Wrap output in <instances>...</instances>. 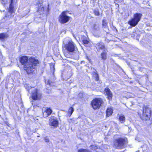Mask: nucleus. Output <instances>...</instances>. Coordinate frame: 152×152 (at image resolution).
<instances>
[{
	"label": "nucleus",
	"instance_id": "f257e3e1",
	"mask_svg": "<svg viewBox=\"0 0 152 152\" xmlns=\"http://www.w3.org/2000/svg\"><path fill=\"white\" fill-rule=\"evenodd\" d=\"M39 63L37 59L34 57H31L29 59L28 65H26L24 67V70L28 73H32L34 70L35 66H37Z\"/></svg>",
	"mask_w": 152,
	"mask_h": 152
},
{
	"label": "nucleus",
	"instance_id": "f03ea898",
	"mask_svg": "<svg viewBox=\"0 0 152 152\" xmlns=\"http://www.w3.org/2000/svg\"><path fill=\"white\" fill-rule=\"evenodd\" d=\"M64 47L69 52H73L77 50L75 44L70 39L66 38L63 41Z\"/></svg>",
	"mask_w": 152,
	"mask_h": 152
},
{
	"label": "nucleus",
	"instance_id": "7ed1b4c3",
	"mask_svg": "<svg viewBox=\"0 0 152 152\" xmlns=\"http://www.w3.org/2000/svg\"><path fill=\"white\" fill-rule=\"evenodd\" d=\"M142 15V14L140 13L134 14L133 18L128 21V24L132 27L135 26L140 21Z\"/></svg>",
	"mask_w": 152,
	"mask_h": 152
},
{
	"label": "nucleus",
	"instance_id": "20e7f679",
	"mask_svg": "<svg viewBox=\"0 0 152 152\" xmlns=\"http://www.w3.org/2000/svg\"><path fill=\"white\" fill-rule=\"evenodd\" d=\"M151 109L148 106H144L142 120L145 121L149 120L151 117Z\"/></svg>",
	"mask_w": 152,
	"mask_h": 152
},
{
	"label": "nucleus",
	"instance_id": "39448f33",
	"mask_svg": "<svg viewBox=\"0 0 152 152\" xmlns=\"http://www.w3.org/2000/svg\"><path fill=\"white\" fill-rule=\"evenodd\" d=\"M100 25L97 22L95 23L92 26V32L95 36L99 37L101 33L99 27Z\"/></svg>",
	"mask_w": 152,
	"mask_h": 152
},
{
	"label": "nucleus",
	"instance_id": "423d86ee",
	"mask_svg": "<svg viewBox=\"0 0 152 152\" xmlns=\"http://www.w3.org/2000/svg\"><path fill=\"white\" fill-rule=\"evenodd\" d=\"M103 101L100 98H95L93 100L91 103V105L94 110L99 108L101 106Z\"/></svg>",
	"mask_w": 152,
	"mask_h": 152
},
{
	"label": "nucleus",
	"instance_id": "0eeeda50",
	"mask_svg": "<svg viewBox=\"0 0 152 152\" xmlns=\"http://www.w3.org/2000/svg\"><path fill=\"white\" fill-rule=\"evenodd\" d=\"M125 140L122 138H119L116 139L115 142L114 146L118 149L123 148L124 146Z\"/></svg>",
	"mask_w": 152,
	"mask_h": 152
},
{
	"label": "nucleus",
	"instance_id": "6e6552de",
	"mask_svg": "<svg viewBox=\"0 0 152 152\" xmlns=\"http://www.w3.org/2000/svg\"><path fill=\"white\" fill-rule=\"evenodd\" d=\"M31 88V92L32 97L33 99L34 100H36L39 99H41V94L39 92V91L33 88Z\"/></svg>",
	"mask_w": 152,
	"mask_h": 152
},
{
	"label": "nucleus",
	"instance_id": "1a4fd4ad",
	"mask_svg": "<svg viewBox=\"0 0 152 152\" xmlns=\"http://www.w3.org/2000/svg\"><path fill=\"white\" fill-rule=\"evenodd\" d=\"M66 12H63L59 17V21L61 23H65L67 22L69 19V17L66 15Z\"/></svg>",
	"mask_w": 152,
	"mask_h": 152
},
{
	"label": "nucleus",
	"instance_id": "9d476101",
	"mask_svg": "<svg viewBox=\"0 0 152 152\" xmlns=\"http://www.w3.org/2000/svg\"><path fill=\"white\" fill-rule=\"evenodd\" d=\"M28 58L27 56H23L20 58V61L22 65H24V69L26 65H28Z\"/></svg>",
	"mask_w": 152,
	"mask_h": 152
},
{
	"label": "nucleus",
	"instance_id": "9b49d317",
	"mask_svg": "<svg viewBox=\"0 0 152 152\" xmlns=\"http://www.w3.org/2000/svg\"><path fill=\"white\" fill-rule=\"evenodd\" d=\"M50 125L56 128L58 125V122L57 120H56L54 118L50 119L49 120Z\"/></svg>",
	"mask_w": 152,
	"mask_h": 152
},
{
	"label": "nucleus",
	"instance_id": "f8f14e48",
	"mask_svg": "<svg viewBox=\"0 0 152 152\" xmlns=\"http://www.w3.org/2000/svg\"><path fill=\"white\" fill-rule=\"evenodd\" d=\"M52 110L50 108L47 107L45 111L43 112L44 117L46 118L50 115L52 113Z\"/></svg>",
	"mask_w": 152,
	"mask_h": 152
},
{
	"label": "nucleus",
	"instance_id": "ddd939ff",
	"mask_svg": "<svg viewBox=\"0 0 152 152\" xmlns=\"http://www.w3.org/2000/svg\"><path fill=\"white\" fill-rule=\"evenodd\" d=\"M104 91L107 96L108 99L110 100L112 99L113 94L110 90L108 88L105 89Z\"/></svg>",
	"mask_w": 152,
	"mask_h": 152
},
{
	"label": "nucleus",
	"instance_id": "4468645a",
	"mask_svg": "<svg viewBox=\"0 0 152 152\" xmlns=\"http://www.w3.org/2000/svg\"><path fill=\"white\" fill-rule=\"evenodd\" d=\"M15 0H10V5L9 10L8 13L12 14L13 13V3Z\"/></svg>",
	"mask_w": 152,
	"mask_h": 152
},
{
	"label": "nucleus",
	"instance_id": "2eb2a0df",
	"mask_svg": "<svg viewBox=\"0 0 152 152\" xmlns=\"http://www.w3.org/2000/svg\"><path fill=\"white\" fill-rule=\"evenodd\" d=\"M96 47L97 49L99 50L103 49H104L105 48L104 43L102 42H100L97 44L96 45Z\"/></svg>",
	"mask_w": 152,
	"mask_h": 152
},
{
	"label": "nucleus",
	"instance_id": "dca6fc26",
	"mask_svg": "<svg viewBox=\"0 0 152 152\" xmlns=\"http://www.w3.org/2000/svg\"><path fill=\"white\" fill-rule=\"evenodd\" d=\"M8 37V35L6 33H3L0 34V39L1 40H4Z\"/></svg>",
	"mask_w": 152,
	"mask_h": 152
},
{
	"label": "nucleus",
	"instance_id": "f3484780",
	"mask_svg": "<svg viewBox=\"0 0 152 152\" xmlns=\"http://www.w3.org/2000/svg\"><path fill=\"white\" fill-rule=\"evenodd\" d=\"M107 50L105 49L103 52H102L101 54V58L102 59L105 60L107 58Z\"/></svg>",
	"mask_w": 152,
	"mask_h": 152
},
{
	"label": "nucleus",
	"instance_id": "a211bd4d",
	"mask_svg": "<svg viewBox=\"0 0 152 152\" xmlns=\"http://www.w3.org/2000/svg\"><path fill=\"white\" fill-rule=\"evenodd\" d=\"M113 113V110L111 108H108L106 110V115L109 116Z\"/></svg>",
	"mask_w": 152,
	"mask_h": 152
},
{
	"label": "nucleus",
	"instance_id": "6ab92c4d",
	"mask_svg": "<svg viewBox=\"0 0 152 152\" xmlns=\"http://www.w3.org/2000/svg\"><path fill=\"white\" fill-rule=\"evenodd\" d=\"M82 41L84 44H87L89 42L88 38L86 37L83 36L82 37Z\"/></svg>",
	"mask_w": 152,
	"mask_h": 152
},
{
	"label": "nucleus",
	"instance_id": "aec40b11",
	"mask_svg": "<svg viewBox=\"0 0 152 152\" xmlns=\"http://www.w3.org/2000/svg\"><path fill=\"white\" fill-rule=\"evenodd\" d=\"M74 111V109L72 107H70L68 110V113L69 114V116L70 117Z\"/></svg>",
	"mask_w": 152,
	"mask_h": 152
},
{
	"label": "nucleus",
	"instance_id": "412c9836",
	"mask_svg": "<svg viewBox=\"0 0 152 152\" xmlns=\"http://www.w3.org/2000/svg\"><path fill=\"white\" fill-rule=\"evenodd\" d=\"M102 26L104 28H106L107 27V23L105 20H102Z\"/></svg>",
	"mask_w": 152,
	"mask_h": 152
},
{
	"label": "nucleus",
	"instance_id": "4be33fe9",
	"mask_svg": "<svg viewBox=\"0 0 152 152\" xmlns=\"http://www.w3.org/2000/svg\"><path fill=\"white\" fill-rule=\"evenodd\" d=\"M24 86L26 89H27V91H28V92H29L30 90L31 91V88H33L31 87V86H29V85L27 84H25Z\"/></svg>",
	"mask_w": 152,
	"mask_h": 152
},
{
	"label": "nucleus",
	"instance_id": "5701e85b",
	"mask_svg": "<svg viewBox=\"0 0 152 152\" xmlns=\"http://www.w3.org/2000/svg\"><path fill=\"white\" fill-rule=\"evenodd\" d=\"M78 152H91L86 149H81L78 151Z\"/></svg>",
	"mask_w": 152,
	"mask_h": 152
},
{
	"label": "nucleus",
	"instance_id": "b1692460",
	"mask_svg": "<svg viewBox=\"0 0 152 152\" xmlns=\"http://www.w3.org/2000/svg\"><path fill=\"white\" fill-rule=\"evenodd\" d=\"M47 83L51 86H53L54 85V83L50 80L48 81Z\"/></svg>",
	"mask_w": 152,
	"mask_h": 152
},
{
	"label": "nucleus",
	"instance_id": "393cba45",
	"mask_svg": "<svg viewBox=\"0 0 152 152\" xmlns=\"http://www.w3.org/2000/svg\"><path fill=\"white\" fill-rule=\"evenodd\" d=\"M120 121H124L125 120V117L124 115H120L119 117Z\"/></svg>",
	"mask_w": 152,
	"mask_h": 152
},
{
	"label": "nucleus",
	"instance_id": "a878e982",
	"mask_svg": "<svg viewBox=\"0 0 152 152\" xmlns=\"http://www.w3.org/2000/svg\"><path fill=\"white\" fill-rule=\"evenodd\" d=\"M94 13L95 15L96 16H98L99 15V12L98 9H95L94 10Z\"/></svg>",
	"mask_w": 152,
	"mask_h": 152
},
{
	"label": "nucleus",
	"instance_id": "bb28decb",
	"mask_svg": "<svg viewBox=\"0 0 152 152\" xmlns=\"http://www.w3.org/2000/svg\"><path fill=\"white\" fill-rule=\"evenodd\" d=\"M91 148L92 150H95L98 148V147L96 146L95 145H92L91 146Z\"/></svg>",
	"mask_w": 152,
	"mask_h": 152
},
{
	"label": "nucleus",
	"instance_id": "cd10ccee",
	"mask_svg": "<svg viewBox=\"0 0 152 152\" xmlns=\"http://www.w3.org/2000/svg\"><path fill=\"white\" fill-rule=\"evenodd\" d=\"M44 140L46 142H50L49 138L47 137H44Z\"/></svg>",
	"mask_w": 152,
	"mask_h": 152
},
{
	"label": "nucleus",
	"instance_id": "c85d7f7f",
	"mask_svg": "<svg viewBox=\"0 0 152 152\" xmlns=\"http://www.w3.org/2000/svg\"><path fill=\"white\" fill-rule=\"evenodd\" d=\"M94 74L96 75V76H98V75L96 73V70H95V71H94Z\"/></svg>",
	"mask_w": 152,
	"mask_h": 152
},
{
	"label": "nucleus",
	"instance_id": "c756f323",
	"mask_svg": "<svg viewBox=\"0 0 152 152\" xmlns=\"http://www.w3.org/2000/svg\"><path fill=\"white\" fill-rule=\"evenodd\" d=\"M41 10H44V8L43 7H42Z\"/></svg>",
	"mask_w": 152,
	"mask_h": 152
},
{
	"label": "nucleus",
	"instance_id": "7c9ffc66",
	"mask_svg": "<svg viewBox=\"0 0 152 152\" xmlns=\"http://www.w3.org/2000/svg\"><path fill=\"white\" fill-rule=\"evenodd\" d=\"M84 61H82L81 62V64H82V63H84Z\"/></svg>",
	"mask_w": 152,
	"mask_h": 152
},
{
	"label": "nucleus",
	"instance_id": "2f4dec72",
	"mask_svg": "<svg viewBox=\"0 0 152 152\" xmlns=\"http://www.w3.org/2000/svg\"><path fill=\"white\" fill-rule=\"evenodd\" d=\"M52 67L54 69V66H53Z\"/></svg>",
	"mask_w": 152,
	"mask_h": 152
},
{
	"label": "nucleus",
	"instance_id": "473e14b6",
	"mask_svg": "<svg viewBox=\"0 0 152 152\" xmlns=\"http://www.w3.org/2000/svg\"><path fill=\"white\" fill-rule=\"evenodd\" d=\"M1 115H0V117H1Z\"/></svg>",
	"mask_w": 152,
	"mask_h": 152
}]
</instances>
